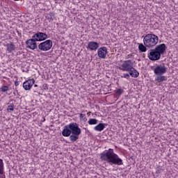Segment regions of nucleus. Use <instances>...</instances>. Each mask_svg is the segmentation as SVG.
<instances>
[{
    "label": "nucleus",
    "mask_w": 178,
    "mask_h": 178,
    "mask_svg": "<svg viewBox=\"0 0 178 178\" xmlns=\"http://www.w3.org/2000/svg\"><path fill=\"white\" fill-rule=\"evenodd\" d=\"M80 134H81V129L79 127V125L76 122L70 123L65 126L62 131V135L64 137H70V140L72 141V143L79 140Z\"/></svg>",
    "instance_id": "f257e3e1"
},
{
    "label": "nucleus",
    "mask_w": 178,
    "mask_h": 178,
    "mask_svg": "<svg viewBox=\"0 0 178 178\" xmlns=\"http://www.w3.org/2000/svg\"><path fill=\"white\" fill-rule=\"evenodd\" d=\"M100 159L107 162L109 165H118V166L123 165V160L113 152V149H109L101 153Z\"/></svg>",
    "instance_id": "f03ea898"
},
{
    "label": "nucleus",
    "mask_w": 178,
    "mask_h": 178,
    "mask_svg": "<svg viewBox=\"0 0 178 178\" xmlns=\"http://www.w3.org/2000/svg\"><path fill=\"white\" fill-rule=\"evenodd\" d=\"M165 51H166V44H159L154 49L148 51L147 58L150 60H159L161 55L165 54Z\"/></svg>",
    "instance_id": "7ed1b4c3"
},
{
    "label": "nucleus",
    "mask_w": 178,
    "mask_h": 178,
    "mask_svg": "<svg viewBox=\"0 0 178 178\" xmlns=\"http://www.w3.org/2000/svg\"><path fill=\"white\" fill-rule=\"evenodd\" d=\"M144 45L147 48H152L159 42V37L155 34H147L143 38Z\"/></svg>",
    "instance_id": "20e7f679"
},
{
    "label": "nucleus",
    "mask_w": 178,
    "mask_h": 178,
    "mask_svg": "<svg viewBox=\"0 0 178 178\" xmlns=\"http://www.w3.org/2000/svg\"><path fill=\"white\" fill-rule=\"evenodd\" d=\"M52 40H45L44 42H42L38 44V49L40 51H42L43 52H47V51H49L52 48Z\"/></svg>",
    "instance_id": "39448f33"
},
{
    "label": "nucleus",
    "mask_w": 178,
    "mask_h": 178,
    "mask_svg": "<svg viewBox=\"0 0 178 178\" xmlns=\"http://www.w3.org/2000/svg\"><path fill=\"white\" fill-rule=\"evenodd\" d=\"M133 63L131 60H127L123 61L120 66L118 67L119 70H122V72H129L132 69Z\"/></svg>",
    "instance_id": "423d86ee"
},
{
    "label": "nucleus",
    "mask_w": 178,
    "mask_h": 178,
    "mask_svg": "<svg viewBox=\"0 0 178 178\" xmlns=\"http://www.w3.org/2000/svg\"><path fill=\"white\" fill-rule=\"evenodd\" d=\"M154 74L156 76H162L166 73L168 69L165 65H156L152 69Z\"/></svg>",
    "instance_id": "0eeeda50"
},
{
    "label": "nucleus",
    "mask_w": 178,
    "mask_h": 178,
    "mask_svg": "<svg viewBox=\"0 0 178 178\" xmlns=\"http://www.w3.org/2000/svg\"><path fill=\"white\" fill-rule=\"evenodd\" d=\"M32 38H34L35 41H45L48 38V35L42 32H38L32 36Z\"/></svg>",
    "instance_id": "6e6552de"
},
{
    "label": "nucleus",
    "mask_w": 178,
    "mask_h": 178,
    "mask_svg": "<svg viewBox=\"0 0 178 178\" xmlns=\"http://www.w3.org/2000/svg\"><path fill=\"white\" fill-rule=\"evenodd\" d=\"M97 55L101 59H105L108 55V49L106 47H102L98 49Z\"/></svg>",
    "instance_id": "1a4fd4ad"
},
{
    "label": "nucleus",
    "mask_w": 178,
    "mask_h": 178,
    "mask_svg": "<svg viewBox=\"0 0 178 178\" xmlns=\"http://www.w3.org/2000/svg\"><path fill=\"white\" fill-rule=\"evenodd\" d=\"M37 40L32 38V39H29L26 41V47H28L29 49H37Z\"/></svg>",
    "instance_id": "9d476101"
},
{
    "label": "nucleus",
    "mask_w": 178,
    "mask_h": 178,
    "mask_svg": "<svg viewBox=\"0 0 178 178\" xmlns=\"http://www.w3.org/2000/svg\"><path fill=\"white\" fill-rule=\"evenodd\" d=\"M35 81L34 79H29L23 83V88L26 90V91H29V90H31V87L34 86Z\"/></svg>",
    "instance_id": "9b49d317"
},
{
    "label": "nucleus",
    "mask_w": 178,
    "mask_h": 178,
    "mask_svg": "<svg viewBox=\"0 0 178 178\" xmlns=\"http://www.w3.org/2000/svg\"><path fill=\"white\" fill-rule=\"evenodd\" d=\"M86 48L90 51H97L99 48V44L96 42H89Z\"/></svg>",
    "instance_id": "f8f14e48"
},
{
    "label": "nucleus",
    "mask_w": 178,
    "mask_h": 178,
    "mask_svg": "<svg viewBox=\"0 0 178 178\" xmlns=\"http://www.w3.org/2000/svg\"><path fill=\"white\" fill-rule=\"evenodd\" d=\"M106 126L105 123H99L94 127L95 131H102Z\"/></svg>",
    "instance_id": "ddd939ff"
},
{
    "label": "nucleus",
    "mask_w": 178,
    "mask_h": 178,
    "mask_svg": "<svg viewBox=\"0 0 178 178\" xmlns=\"http://www.w3.org/2000/svg\"><path fill=\"white\" fill-rule=\"evenodd\" d=\"M129 72L131 77H134V79H136V77H138V76H140V73H138V72H137L136 69L133 67V66L132 68L129 70Z\"/></svg>",
    "instance_id": "4468645a"
},
{
    "label": "nucleus",
    "mask_w": 178,
    "mask_h": 178,
    "mask_svg": "<svg viewBox=\"0 0 178 178\" xmlns=\"http://www.w3.org/2000/svg\"><path fill=\"white\" fill-rule=\"evenodd\" d=\"M168 80V77L163 75H157L155 78V81L157 83H163V81H166Z\"/></svg>",
    "instance_id": "2eb2a0df"
},
{
    "label": "nucleus",
    "mask_w": 178,
    "mask_h": 178,
    "mask_svg": "<svg viewBox=\"0 0 178 178\" xmlns=\"http://www.w3.org/2000/svg\"><path fill=\"white\" fill-rule=\"evenodd\" d=\"M6 47L8 52H12V51H15V49H16V46L12 43L7 44Z\"/></svg>",
    "instance_id": "dca6fc26"
},
{
    "label": "nucleus",
    "mask_w": 178,
    "mask_h": 178,
    "mask_svg": "<svg viewBox=\"0 0 178 178\" xmlns=\"http://www.w3.org/2000/svg\"><path fill=\"white\" fill-rule=\"evenodd\" d=\"M9 90H10V87L6 85H3L0 88V91H1V92H7L8 91H9Z\"/></svg>",
    "instance_id": "f3484780"
},
{
    "label": "nucleus",
    "mask_w": 178,
    "mask_h": 178,
    "mask_svg": "<svg viewBox=\"0 0 178 178\" xmlns=\"http://www.w3.org/2000/svg\"><path fill=\"white\" fill-rule=\"evenodd\" d=\"M88 123L90 125H95V124H98V120L95 119V118H90L88 120Z\"/></svg>",
    "instance_id": "a211bd4d"
},
{
    "label": "nucleus",
    "mask_w": 178,
    "mask_h": 178,
    "mask_svg": "<svg viewBox=\"0 0 178 178\" xmlns=\"http://www.w3.org/2000/svg\"><path fill=\"white\" fill-rule=\"evenodd\" d=\"M138 48H139V51H140L141 52H147V46L143 44H139Z\"/></svg>",
    "instance_id": "6ab92c4d"
},
{
    "label": "nucleus",
    "mask_w": 178,
    "mask_h": 178,
    "mask_svg": "<svg viewBox=\"0 0 178 178\" xmlns=\"http://www.w3.org/2000/svg\"><path fill=\"white\" fill-rule=\"evenodd\" d=\"M0 175H3V161L0 159Z\"/></svg>",
    "instance_id": "aec40b11"
},
{
    "label": "nucleus",
    "mask_w": 178,
    "mask_h": 178,
    "mask_svg": "<svg viewBox=\"0 0 178 178\" xmlns=\"http://www.w3.org/2000/svg\"><path fill=\"white\" fill-rule=\"evenodd\" d=\"M80 120H86V119H87V118L86 117V114H80Z\"/></svg>",
    "instance_id": "412c9836"
},
{
    "label": "nucleus",
    "mask_w": 178,
    "mask_h": 178,
    "mask_svg": "<svg viewBox=\"0 0 178 178\" xmlns=\"http://www.w3.org/2000/svg\"><path fill=\"white\" fill-rule=\"evenodd\" d=\"M121 77H122L124 79H130V74H123Z\"/></svg>",
    "instance_id": "4be33fe9"
},
{
    "label": "nucleus",
    "mask_w": 178,
    "mask_h": 178,
    "mask_svg": "<svg viewBox=\"0 0 178 178\" xmlns=\"http://www.w3.org/2000/svg\"><path fill=\"white\" fill-rule=\"evenodd\" d=\"M116 94H118V95H122V94H123V90L122 89H118L116 90Z\"/></svg>",
    "instance_id": "5701e85b"
},
{
    "label": "nucleus",
    "mask_w": 178,
    "mask_h": 178,
    "mask_svg": "<svg viewBox=\"0 0 178 178\" xmlns=\"http://www.w3.org/2000/svg\"><path fill=\"white\" fill-rule=\"evenodd\" d=\"M15 108H14V106H13V105H10V106H8V108H7V110L8 111V112L10 111V112H12V111H13Z\"/></svg>",
    "instance_id": "b1692460"
},
{
    "label": "nucleus",
    "mask_w": 178,
    "mask_h": 178,
    "mask_svg": "<svg viewBox=\"0 0 178 178\" xmlns=\"http://www.w3.org/2000/svg\"><path fill=\"white\" fill-rule=\"evenodd\" d=\"M15 86H19V82H15Z\"/></svg>",
    "instance_id": "393cba45"
},
{
    "label": "nucleus",
    "mask_w": 178,
    "mask_h": 178,
    "mask_svg": "<svg viewBox=\"0 0 178 178\" xmlns=\"http://www.w3.org/2000/svg\"><path fill=\"white\" fill-rule=\"evenodd\" d=\"M88 115H91V112L88 113Z\"/></svg>",
    "instance_id": "a878e982"
},
{
    "label": "nucleus",
    "mask_w": 178,
    "mask_h": 178,
    "mask_svg": "<svg viewBox=\"0 0 178 178\" xmlns=\"http://www.w3.org/2000/svg\"><path fill=\"white\" fill-rule=\"evenodd\" d=\"M35 87H37V85H35Z\"/></svg>",
    "instance_id": "bb28decb"
},
{
    "label": "nucleus",
    "mask_w": 178,
    "mask_h": 178,
    "mask_svg": "<svg viewBox=\"0 0 178 178\" xmlns=\"http://www.w3.org/2000/svg\"><path fill=\"white\" fill-rule=\"evenodd\" d=\"M14 1H19V0H14Z\"/></svg>",
    "instance_id": "cd10ccee"
}]
</instances>
